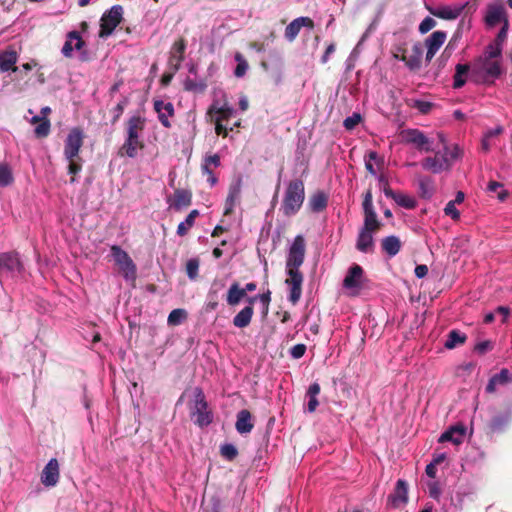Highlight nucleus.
I'll list each match as a JSON object with an SVG mask.
<instances>
[{
	"instance_id": "nucleus-14",
	"label": "nucleus",
	"mask_w": 512,
	"mask_h": 512,
	"mask_svg": "<svg viewBox=\"0 0 512 512\" xmlns=\"http://www.w3.org/2000/svg\"><path fill=\"white\" fill-rule=\"evenodd\" d=\"M507 19L506 9L500 1H495L487 6L485 14V23L489 27H495L498 24H504Z\"/></svg>"
},
{
	"instance_id": "nucleus-60",
	"label": "nucleus",
	"mask_w": 512,
	"mask_h": 512,
	"mask_svg": "<svg viewBox=\"0 0 512 512\" xmlns=\"http://www.w3.org/2000/svg\"><path fill=\"white\" fill-rule=\"evenodd\" d=\"M203 174L207 175V182L211 185V186H214L216 183H217V178L216 176L213 174V169H208V170H202Z\"/></svg>"
},
{
	"instance_id": "nucleus-40",
	"label": "nucleus",
	"mask_w": 512,
	"mask_h": 512,
	"mask_svg": "<svg viewBox=\"0 0 512 512\" xmlns=\"http://www.w3.org/2000/svg\"><path fill=\"white\" fill-rule=\"evenodd\" d=\"M187 318V312L184 309H174L168 316L169 325H179Z\"/></svg>"
},
{
	"instance_id": "nucleus-47",
	"label": "nucleus",
	"mask_w": 512,
	"mask_h": 512,
	"mask_svg": "<svg viewBox=\"0 0 512 512\" xmlns=\"http://www.w3.org/2000/svg\"><path fill=\"white\" fill-rule=\"evenodd\" d=\"M78 158H74V159H71V160H67L68 161V173L71 174V175H76L77 173H79L82 169V165L80 162H78ZM71 183H74L75 182V177L72 176L71 177V180H70Z\"/></svg>"
},
{
	"instance_id": "nucleus-5",
	"label": "nucleus",
	"mask_w": 512,
	"mask_h": 512,
	"mask_svg": "<svg viewBox=\"0 0 512 512\" xmlns=\"http://www.w3.org/2000/svg\"><path fill=\"white\" fill-rule=\"evenodd\" d=\"M189 409L191 418L198 426L204 427L212 422V414L200 388L193 390V400L189 404Z\"/></svg>"
},
{
	"instance_id": "nucleus-42",
	"label": "nucleus",
	"mask_w": 512,
	"mask_h": 512,
	"mask_svg": "<svg viewBox=\"0 0 512 512\" xmlns=\"http://www.w3.org/2000/svg\"><path fill=\"white\" fill-rule=\"evenodd\" d=\"M380 162L381 159L379 158L378 154L374 151H370L365 157V167L372 175H376V170L374 168L373 163L379 164Z\"/></svg>"
},
{
	"instance_id": "nucleus-23",
	"label": "nucleus",
	"mask_w": 512,
	"mask_h": 512,
	"mask_svg": "<svg viewBox=\"0 0 512 512\" xmlns=\"http://www.w3.org/2000/svg\"><path fill=\"white\" fill-rule=\"evenodd\" d=\"M154 109L158 114L159 121L164 127H170L169 118L174 114V107L171 102H165L162 100L154 101Z\"/></svg>"
},
{
	"instance_id": "nucleus-13",
	"label": "nucleus",
	"mask_w": 512,
	"mask_h": 512,
	"mask_svg": "<svg viewBox=\"0 0 512 512\" xmlns=\"http://www.w3.org/2000/svg\"><path fill=\"white\" fill-rule=\"evenodd\" d=\"M286 272L287 278L285 282L290 290L289 300L295 304L301 297L303 276L299 269H286Z\"/></svg>"
},
{
	"instance_id": "nucleus-18",
	"label": "nucleus",
	"mask_w": 512,
	"mask_h": 512,
	"mask_svg": "<svg viewBox=\"0 0 512 512\" xmlns=\"http://www.w3.org/2000/svg\"><path fill=\"white\" fill-rule=\"evenodd\" d=\"M22 269V264L17 254L4 253L0 255V277L4 274L14 275Z\"/></svg>"
},
{
	"instance_id": "nucleus-55",
	"label": "nucleus",
	"mask_w": 512,
	"mask_h": 512,
	"mask_svg": "<svg viewBox=\"0 0 512 512\" xmlns=\"http://www.w3.org/2000/svg\"><path fill=\"white\" fill-rule=\"evenodd\" d=\"M406 53L407 50L403 47L402 44L395 45L392 49L393 57L398 60H401V55Z\"/></svg>"
},
{
	"instance_id": "nucleus-57",
	"label": "nucleus",
	"mask_w": 512,
	"mask_h": 512,
	"mask_svg": "<svg viewBox=\"0 0 512 512\" xmlns=\"http://www.w3.org/2000/svg\"><path fill=\"white\" fill-rule=\"evenodd\" d=\"M507 30H508V20H505V23L503 24V27L500 30V32L498 33V36L495 40V41H499L501 46L507 36Z\"/></svg>"
},
{
	"instance_id": "nucleus-25",
	"label": "nucleus",
	"mask_w": 512,
	"mask_h": 512,
	"mask_svg": "<svg viewBox=\"0 0 512 512\" xmlns=\"http://www.w3.org/2000/svg\"><path fill=\"white\" fill-rule=\"evenodd\" d=\"M466 433V428L463 425L452 426L449 430L445 431L439 438V442H452L459 445L463 442Z\"/></svg>"
},
{
	"instance_id": "nucleus-33",
	"label": "nucleus",
	"mask_w": 512,
	"mask_h": 512,
	"mask_svg": "<svg viewBox=\"0 0 512 512\" xmlns=\"http://www.w3.org/2000/svg\"><path fill=\"white\" fill-rule=\"evenodd\" d=\"M308 206L313 212H321L327 206V196L323 192L313 194L308 202Z\"/></svg>"
},
{
	"instance_id": "nucleus-53",
	"label": "nucleus",
	"mask_w": 512,
	"mask_h": 512,
	"mask_svg": "<svg viewBox=\"0 0 512 512\" xmlns=\"http://www.w3.org/2000/svg\"><path fill=\"white\" fill-rule=\"evenodd\" d=\"M436 25V21L431 17H426L419 25V31L421 33H427L433 29Z\"/></svg>"
},
{
	"instance_id": "nucleus-43",
	"label": "nucleus",
	"mask_w": 512,
	"mask_h": 512,
	"mask_svg": "<svg viewBox=\"0 0 512 512\" xmlns=\"http://www.w3.org/2000/svg\"><path fill=\"white\" fill-rule=\"evenodd\" d=\"M199 271V260L196 258L189 259L186 263V272L191 280H195L198 277Z\"/></svg>"
},
{
	"instance_id": "nucleus-30",
	"label": "nucleus",
	"mask_w": 512,
	"mask_h": 512,
	"mask_svg": "<svg viewBox=\"0 0 512 512\" xmlns=\"http://www.w3.org/2000/svg\"><path fill=\"white\" fill-rule=\"evenodd\" d=\"M252 417L248 410H241L237 414L236 430L240 434L249 433L253 428Z\"/></svg>"
},
{
	"instance_id": "nucleus-24",
	"label": "nucleus",
	"mask_w": 512,
	"mask_h": 512,
	"mask_svg": "<svg viewBox=\"0 0 512 512\" xmlns=\"http://www.w3.org/2000/svg\"><path fill=\"white\" fill-rule=\"evenodd\" d=\"M241 194V183L236 181L230 185L228 195L225 201L224 214L229 215L233 212L235 206L239 203Z\"/></svg>"
},
{
	"instance_id": "nucleus-46",
	"label": "nucleus",
	"mask_w": 512,
	"mask_h": 512,
	"mask_svg": "<svg viewBox=\"0 0 512 512\" xmlns=\"http://www.w3.org/2000/svg\"><path fill=\"white\" fill-rule=\"evenodd\" d=\"M220 165V157L217 154L205 157L202 170L217 168Z\"/></svg>"
},
{
	"instance_id": "nucleus-39",
	"label": "nucleus",
	"mask_w": 512,
	"mask_h": 512,
	"mask_svg": "<svg viewBox=\"0 0 512 512\" xmlns=\"http://www.w3.org/2000/svg\"><path fill=\"white\" fill-rule=\"evenodd\" d=\"M301 21L303 22L304 20L303 19H295L291 23H289L288 26L286 27L285 37L289 41H293L296 38V36L299 34V32L301 30V27L299 24Z\"/></svg>"
},
{
	"instance_id": "nucleus-34",
	"label": "nucleus",
	"mask_w": 512,
	"mask_h": 512,
	"mask_svg": "<svg viewBox=\"0 0 512 512\" xmlns=\"http://www.w3.org/2000/svg\"><path fill=\"white\" fill-rule=\"evenodd\" d=\"M245 297V290L238 283H233L227 293V303L231 306L237 305Z\"/></svg>"
},
{
	"instance_id": "nucleus-41",
	"label": "nucleus",
	"mask_w": 512,
	"mask_h": 512,
	"mask_svg": "<svg viewBox=\"0 0 512 512\" xmlns=\"http://www.w3.org/2000/svg\"><path fill=\"white\" fill-rule=\"evenodd\" d=\"M235 60L237 61V66L234 71V74L236 77H242L246 74L248 70V63L241 53L235 54Z\"/></svg>"
},
{
	"instance_id": "nucleus-31",
	"label": "nucleus",
	"mask_w": 512,
	"mask_h": 512,
	"mask_svg": "<svg viewBox=\"0 0 512 512\" xmlns=\"http://www.w3.org/2000/svg\"><path fill=\"white\" fill-rule=\"evenodd\" d=\"M18 60V55L13 50H8L0 55V70L6 72L9 70L16 71L15 63Z\"/></svg>"
},
{
	"instance_id": "nucleus-10",
	"label": "nucleus",
	"mask_w": 512,
	"mask_h": 512,
	"mask_svg": "<svg viewBox=\"0 0 512 512\" xmlns=\"http://www.w3.org/2000/svg\"><path fill=\"white\" fill-rule=\"evenodd\" d=\"M403 143L414 145L420 151H431L432 141L417 129H405L399 134Z\"/></svg>"
},
{
	"instance_id": "nucleus-4",
	"label": "nucleus",
	"mask_w": 512,
	"mask_h": 512,
	"mask_svg": "<svg viewBox=\"0 0 512 512\" xmlns=\"http://www.w3.org/2000/svg\"><path fill=\"white\" fill-rule=\"evenodd\" d=\"M305 199L304 183L299 180H291L284 192L281 210L284 215H295L301 208Z\"/></svg>"
},
{
	"instance_id": "nucleus-15",
	"label": "nucleus",
	"mask_w": 512,
	"mask_h": 512,
	"mask_svg": "<svg viewBox=\"0 0 512 512\" xmlns=\"http://www.w3.org/2000/svg\"><path fill=\"white\" fill-rule=\"evenodd\" d=\"M379 182L381 184L385 196L393 199L399 206L406 209H412L416 206V200L412 196L400 192H394L389 187L387 181L383 176L379 178Z\"/></svg>"
},
{
	"instance_id": "nucleus-29",
	"label": "nucleus",
	"mask_w": 512,
	"mask_h": 512,
	"mask_svg": "<svg viewBox=\"0 0 512 512\" xmlns=\"http://www.w3.org/2000/svg\"><path fill=\"white\" fill-rule=\"evenodd\" d=\"M191 193L187 190H176L173 198L169 200L170 207L180 210L191 204Z\"/></svg>"
},
{
	"instance_id": "nucleus-27",
	"label": "nucleus",
	"mask_w": 512,
	"mask_h": 512,
	"mask_svg": "<svg viewBox=\"0 0 512 512\" xmlns=\"http://www.w3.org/2000/svg\"><path fill=\"white\" fill-rule=\"evenodd\" d=\"M394 507L406 504L408 501V487L404 480H398L394 492L389 496Z\"/></svg>"
},
{
	"instance_id": "nucleus-54",
	"label": "nucleus",
	"mask_w": 512,
	"mask_h": 512,
	"mask_svg": "<svg viewBox=\"0 0 512 512\" xmlns=\"http://www.w3.org/2000/svg\"><path fill=\"white\" fill-rule=\"evenodd\" d=\"M306 352V346L304 344H297L291 348L290 354L294 359L301 358Z\"/></svg>"
},
{
	"instance_id": "nucleus-3",
	"label": "nucleus",
	"mask_w": 512,
	"mask_h": 512,
	"mask_svg": "<svg viewBox=\"0 0 512 512\" xmlns=\"http://www.w3.org/2000/svg\"><path fill=\"white\" fill-rule=\"evenodd\" d=\"M440 138L441 141L444 142V139L442 137ZM443 144L444 146L442 150L437 151L434 156L423 159L421 164L425 170L432 173H440L449 169L453 161L460 158L462 151L458 145L448 146L445 143Z\"/></svg>"
},
{
	"instance_id": "nucleus-35",
	"label": "nucleus",
	"mask_w": 512,
	"mask_h": 512,
	"mask_svg": "<svg viewBox=\"0 0 512 512\" xmlns=\"http://www.w3.org/2000/svg\"><path fill=\"white\" fill-rule=\"evenodd\" d=\"M364 220H378L377 214L373 207V199L371 191H367L363 201Z\"/></svg>"
},
{
	"instance_id": "nucleus-49",
	"label": "nucleus",
	"mask_w": 512,
	"mask_h": 512,
	"mask_svg": "<svg viewBox=\"0 0 512 512\" xmlns=\"http://www.w3.org/2000/svg\"><path fill=\"white\" fill-rule=\"evenodd\" d=\"M221 454L228 460H232L237 456V449L232 444H226L221 447Z\"/></svg>"
},
{
	"instance_id": "nucleus-37",
	"label": "nucleus",
	"mask_w": 512,
	"mask_h": 512,
	"mask_svg": "<svg viewBox=\"0 0 512 512\" xmlns=\"http://www.w3.org/2000/svg\"><path fill=\"white\" fill-rule=\"evenodd\" d=\"M14 181L11 167L6 163H0V187H7Z\"/></svg>"
},
{
	"instance_id": "nucleus-48",
	"label": "nucleus",
	"mask_w": 512,
	"mask_h": 512,
	"mask_svg": "<svg viewBox=\"0 0 512 512\" xmlns=\"http://www.w3.org/2000/svg\"><path fill=\"white\" fill-rule=\"evenodd\" d=\"M498 385L507 384L512 381V375L507 369H503L500 373L493 376Z\"/></svg>"
},
{
	"instance_id": "nucleus-44",
	"label": "nucleus",
	"mask_w": 512,
	"mask_h": 512,
	"mask_svg": "<svg viewBox=\"0 0 512 512\" xmlns=\"http://www.w3.org/2000/svg\"><path fill=\"white\" fill-rule=\"evenodd\" d=\"M50 121L48 119L41 120L35 127V135L39 138L48 136L50 132Z\"/></svg>"
},
{
	"instance_id": "nucleus-32",
	"label": "nucleus",
	"mask_w": 512,
	"mask_h": 512,
	"mask_svg": "<svg viewBox=\"0 0 512 512\" xmlns=\"http://www.w3.org/2000/svg\"><path fill=\"white\" fill-rule=\"evenodd\" d=\"M381 246L385 253L393 257L400 251L401 242L396 236H389L382 240Z\"/></svg>"
},
{
	"instance_id": "nucleus-7",
	"label": "nucleus",
	"mask_w": 512,
	"mask_h": 512,
	"mask_svg": "<svg viewBox=\"0 0 512 512\" xmlns=\"http://www.w3.org/2000/svg\"><path fill=\"white\" fill-rule=\"evenodd\" d=\"M381 226L378 220H364L363 227L360 229L356 248L363 253H369L373 251L374 241L373 234L376 233Z\"/></svg>"
},
{
	"instance_id": "nucleus-28",
	"label": "nucleus",
	"mask_w": 512,
	"mask_h": 512,
	"mask_svg": "<svg viewBox=\"0 0 512 512\" xmlns=\"http://www.w3.org/2000/svg\"><path fill=\"white\" fill-rule=\"evenodd\" d=\"M84 45V41L79 33L72 31L68 33L67 40L62 48V53L65 57H71L73 50H80Z\"/></svg>"
},
{
	"instance_id": "nucleus-16",
	"label": "nucleus",
	"mask_w": 512,
	"mask_h": 512,
	"mask_svg": "<svg viewBox=\"0 0 512 512\" xmlns=\"http://www.w3.org/2000/svg\"><path fill=\"white\" fill-rule=\"evenodd\" d=\"M466 4L438 5L427 7L430 14L444 20H455L463 12Z\"/></svg>"
},
{
	"instance_id": "nucleus-17",
	"label": "nucleus",
	"mask_w": 512,
	"mask_h": 512,
	"mask_svg": "<svg viewBox=\"0 0 512 512\" xmlns=\"http://www.w3.org/2000/svg\"><path fill=\"white\" fill-rule=\"evenodd\" d=\"M363 269L359 265H353L344 278L343 286L355 295L362 287Z\"/></svg>"
},
{
	"instance_id": "nucleus-59",
	"label": "nucleus",
	"mask_w": 512,
	"mask_h": 512,
	"mask_svg": "<svg viewBox=\"0 0 512 512\" xmlns=\"http://www.w3.org/2000/svg\"><path fill=\"white\" fill-rule=\"evenodd\" d=\"M215 132L217 135L228 136V128L223 123H215Z\"/></svg>"
},
{
	"instance_id": "nucleus-1",
	"label": "nucleus",
	"mask_w": 512,
	"mask_h": 512,
	"mask_svg": "<svg viewBox=\"0 0 512 512\" xmlns=\"http://www.w3.org/2000/svg\"><path fill=\"white\" fill-rule=\"evenodd\" d=\"M502 47L493 41L472 64V74L481 82H492L502 73Z\"/></svg>"
},
{
	"instance_id": "nucleus-61",
	"label": "nucleus",
	"mask_w": 512,
	"mask_h": 512,
	"mask_svg": "<svg viewBox=\"0 0 512 512\" xmlns=\"http://www.w3.org/2000/svg\"><path fill=\"white\" fill-rule=\"evenodd\" d=\"M428 268L426 265H417L415 268V275L418 278H423L427 275Z\"/></svg>"
},
{
	"instance_id": "nucleus-6",
	"label": "nucleus",
	"mask_w": 512,
	"mask_h": 512,
	"mask_svg": "<svg viewBox=\"0 0 512 512\" xmlns=\"http://www.w3.org/2000/svg\"><path fill=\"white\" fill-rule=\"evenodd\" d=\"M234 113L233 108L228 104L224 92L215 93V98L210 105L207 116L214 123H223L227 121Z\"/></svg>"
},
{
	"instance_id": "nucleus-12",
	"label": "nucleus",
	"mask_w": 512,
	"mask_h": 512,
	"mask_svg": "<svg viewBox=\"0 0 512 512\" xmlns=\"http://www.w3.org/2000/svg\"><path fill=\"white\" fill-rule=\"evenodd\" d=\"M84 134L81 129L73 128L68 133L65 145H64V156L66 160L78 158L80 148L83 145Z\"/></svg>"
},
{
	"instance_id": "nucleus-21",
	"label": "nucleus",
	"mask_w": 512,
	"mask_h": 512,
	"mask_svg": "<svg viewBox=\"0 0 512 512\" xmlns=\"http://www.w3.org/2000/svg\"><path fill=\"white\" fill-rule=\"evenodd\" d=\"M445 40L446 33L443 31H435L425 40V46L427 48L426 60L428 62L432 60Z\"/></svg>"
},
{
	"instance_id": "nucleus-26",
	"label": "nucleus",
	"mask_w": 512,
	"mask_h": 512,
	"mask_svg": "<svg viewBox=\"0 0 512 512\" xmlns=\"http://www.w3.org/2000/svg\"><path fill=\"white\" fill-rule=\"evenodd\" d=\"M256 299H257V297H251L248 299V302L250 305L247 307H244L241 311H239L236 314V316L233 319L234 326H236L238 328H244L250 324L253 313H254L252 305L254 304Z\"/></svg>"
},
{
	"instance_id": "nucleus-64",
	"label": "nucleus",
	"mask_w": 512,
	"mask_h": 512,
	"mask_svg": "<svg viewBox=\"0 0 512 512\" xmlns=\"http://www.w3.org/2000/svg\"><path fill=\"white\" fill-rule=\"evenodd\" d=\"M258 298L261 301V303L264 305L265 309L267 310L268 306H269V302H270V292L268 291L267 293H263Z\"/></svg>"
},
{
	"instance_id": "nucleus-51",
	"label": "nucleus",
	"mask_w": 512,
	"mask_h": 512,
	"mask_svg": "<svg viewBox=\"0 0 512 512\" xmlns=\"http://www.w3.org/2000/svg\"><path fill=\"white\" fill-rule=\"evenodd\" d=\"M361 121V116L358 113H354L352 116L347 117L344 120V127L348 130L355 128Z\"/></svg>"
},
{
	"instance_id": "nucleus-56",
	"label": "nucleus",
	"mask_w": 512,
	"mask_h": 512,
	"mask_svg": "<svg viewBox=\"0 0 512 512\" xmlns=\"http://www.w3.org/2000/svg\"><path fill=\"white\" fill-rule=\"evenodd\" d=\"M414 107L422 113H428L431 108V104L425 101H415Z\"/></svg>"
},
{
	"instance_id": "nucleus-22",
	"label": "nucleus",
	"mask_w": 512,
	"mask_h": 512,
	"mask_svg": "<svg viewBox=\"0 0 512 512\" xmlns=\"http://www.w3.org/2000/svg\"><path fill=\"white\" fill-rule=\"evenodd\" d=\"M224 283L215 281L206 297V301L203 306V311L210 313L217 309L219 305V292L223 289Z\"/></svg>"
},
{
	"instance_id": "nucleus-11",
	"label": "nucleus",
	"mask_w": 512,
	"mask_h": 512,
	"mask_svg": "<svg viewBox=\"0 0 512 512\" xmlns=\"http://www.w3.org/2000/svg\"><path fill=\"white\" fill-rule=\"evenodd\" d=\"M305 257V240L303 236L298 235L294 238V241L289 249L286 269H299L303 264Z\"/></svg>"
},
{
	"instance_id": "nucleus-58",
	"label": "nucleus",
	"mask_w": 512,
	"mask_h": 512,
	"mask_svg": "<svg viewBox=\"0 0 512 512\" xmlns=\"http://www.w3.org/2000/svg\"><path fill=\"white\" fill-rule=\"evenodd\" d=\"M309 398L307 410L308 412L312 413L316 410L319 402L317 400V396H307Z\"/></svg>"
},
{
	"instance_id": "nucleus-50",
	"label": "nucleus",
	"mask_w": 512,
	"mask_h": 512,
	"mask_svg": "<svg viewBox=\"0 0 512 512\" xmlns=\"http://www.w3.org/2000/svg\"><path fill=\"white\" fill-rule=\"evenodd\" d=\"M194 223L195 222L186 217V219L178 225L177 234L179 236L186 235L188 231L193 227Z\"/></svg>"
},
{
	"instance_id": "nucleus-20",
	"label": "nucleus",
	"mask_w": 512,
	"mask_h": 512,
	"mask_svg": "<svg viewBox=\"0 0 512 512\" xmlns=\"http://www.w3.org/2000/svg\"><path fill=\"white\" fill-rule=\"evenodd\" d=\"M59 464L58 461L53 458L44 467L41 474V481L47 487L55 486L59 481Z\"/></svg>"
},
{
	"instance_id": "nucleus-19",
	"label": "nucleus",
	"mask_w": 512,
	"mask_h": 512,
	"mask_svg": "<svg viewBox=\"0 0 512 512\" xmlns=\"http://www.w3.org/2000/svg\"><path fill=\"white\" fill-rule=\"evenodd\" d=\"M423 49L420 43H415L410 51L401 55V61L405 63L408 69L416 71L421 67Z\"/></svg>"
},
{
	"instance_id": "nucleus-52",
	"label": "nucleus",
	"mask_w": 512,
	"mask_h": 512,
	"mask_svg": "<svg viewBox=\"0 0 512 512\" xmlns=\"http://www.w3.org/2000/svg\"><path fill=\"white\" fill-rule=\"evenodd\" d=\"M444 213L447 215V216H450L452 219L454 220H457L459 219L460 217V213L459 211L456 209V204L455 202H452V201H449L447 204H446V207L444 209Z\"/></svg>"
},
{
	"instance_id": "nucleus-63",
	"label": "nucleus",
	"mask_w": 512,
	"mask_h": 512,
	"mask_svg": "<svg viewBox=\"0 0 512 512\" xmlns=\"http://www.w3.org/2000/svg\"><path fill=\"white\" fill-rule=\"evenodd\" d=\"M334 51H335V45L332 43V44H330V45L327 47V49H326V51H325L324 55L322 56V58H321L322 63H326V62L329 60V56H330L332 53H334Z\"/></svg>"
},
{
	"instance_id": "nucleus-38",
	"label": "nucleus",
	"mask_w": 512,
	"mask_h": 512,
	"mask_svg": "<svg viewBox=\"0 0 512 512\" xmlns=\"http://www.w3.org/2000/svg\"><path fill=\"white\" fill-rule=\"evenodd\" d=\"M466 340V336L464 334H461L460 332L456 330H452L448 334V338L445 342V347L447 349H453L456 346L463 344Z\"/></svg>"
},
{
	"instance_id": "nucleus-9",
	"label": "nucleus",
	"mask_w": 512,
	"mask_h": 512,
	"mask_svg": "<svg viewBox=\"0 0 512 512\" xmlns=\"http://www.w3.org/2000/svg\"><path fill=\"white\" fill-rule=\"evenodd\" d=\"M111 254L125 279L134 280L136 277V266L130 256L118 246L111 247Z\"/></svg>"
},
{
	"instance_id": "nucleus-8",
	"label": "nucleus",
	"mask_w": 512,
	"mask_h": 512,
	"mask_svg": "<svg viewBox=\"0 0 512 512\" xmlns=\"http://www.w3.org/2000/svg\"><path fill=\"white\" fill-rule=\"evenodd\" d=\"M123 17V8L120 5L113 6L101 17L99 36L105 38L112 34Z\"/></svg>"
},
{
	"instance_id": "nucleus-2",
	"label": "nucleus",
	"mask_w": 512,
	"mask_h": 512,
	"mask_svg": "<svg viewBox=\"0 0 512 512\" xmlns=\"http://www.w3.org/2000/svg\"><path fill=\"white\" fill-rule=\"evenodd\" d=\"M145 118L137 115L129 118L126 125V138L119 150L121 156H128L135 158L138 152L144 148V143L141 139V134L145 129Z\"/></svg>"
},
{
	"instance_id": "nucleus-36",
	"label": "nucleus",
	"mask_w": 512,
	"mask_h": 512,
	"mask_svg": "<svg viewBox=\"0 0 512 512\" xmlns=\"http://www.w3.org/2000/svg\"><path fill=\"white\" fill-rule=\"evenodd\" d=\"M469 65L467 64H458L456 66V72L454 75V88H460L466 83V78L469 72Z\"/></svg>"
},
{
	"instance_id": "nucleus-45",
	"label": "nucleus",
	"mask_w": 512,
	"mask_h": 512,
	"mask_svg": "<svg viewBox=\"0 0 512 512\" xmlns=\"http://www.w3.org/2000/svg\"><path fill=\"white\" fill-rule=\"evenodd\" d=\"M185 48L184 40H179L173 45V57L177 59V63L183 60Z\"/></svg>"
},
{
	"instance_id": "nucleus-62",
	"label": "nucleus",
	"mask_w": 512,
	"mask_h": 512,
	"mask_svg": "<svg viewBox=\"0 0 512 512\" xmlns=\"http://www.w3.org/2000/svg\"><path fill=\"white\" fill-rule=\"evenodd\" d=\"M319 393H320V385L318 383H313L308 388L307 396H318Z\"/></svg>"
}]
</instances>
